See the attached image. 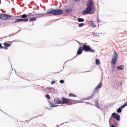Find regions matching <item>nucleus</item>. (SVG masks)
I'll use <instances>...</instances> for the list:
<instances>
[{
  "instance_id": "obj_1",
  "label": "nucleus",
  "mask_w": 127,
  "mask_h": 127,
  "mask_svg": "<svg viewBox=\"0 0 127 127\" xmlns=\"http://www.w3.org/2000/svg\"><path fill=\"white\" fill-rule=\"evenodd\" d=\"M87 8L82 12V14H93L95 13L94 8V2L92 0H89V3L87 4Z\"/></svg>"
},
{
  "instance_id": "obj_2",
  "label": "nucleus",
  "mask_w": 127,
  "mask_h": 127,
  "mask_svg": "<svg viewBox=\"0 0 127 127\" xmlns=\"http://www.w3.org/2000/svg\"><path fill=\"white\" fill-rule=\"evenodd\" d=\"M119 55H118V53L114 51V53L113 54V57L112 58V60L111 61V65H113L111 66V70L112 72H114L115 70V65H116V63L117 61H118V57Z\"/></svg>"
},
{
  "instance_id": "obj_3",
  "label": "nucleus",
  "mask_w": 127,
  "mask_h": 127,
  "mask_svg": "<svg viewBox=\"0 0 127 127\" xmlns=\"http://www.w3.org/2000/svg\"><path fill=\"white\" fill-rule=\"evenodd\" d=\"M100 88H102V82H100L98 85L95 88V90L94 91L92 95L88 96L87 98H83V101H86V100H91V99H93L94 98V96L96 97V94L97 93V92H98L97 90H99Z\"/></svg>"
},
{
  "instance_id": "obj_4",
  "label": "nucleus",
  "mask_w": 127,
  "mask_h": 127,
  "mask_svg": "<svg viewBox=\"0 0 127 127\" xmlns=\"http://www.w3.org/2000/svg\"><path fill=\"white\" fill-rule=\"evenodd\" d=\"M55 12V9H49L47 10V13H40V14H36V15H39V17H42L43 16H47V14H52L54 15Z\"/></svg>"
},
{
  "instance_id": "obj_5",
  "label": "nucleus",
  "mask_w": 127,
  "mask_h": 127,
  "mask_svg": "<svg viewBox=\"0 0 127 127\" xmlns=\"http://www.w3.org/2000/svg\"><path fill=\"white\" fill-rule=\"evenodd\" d=\"M82 49L84 51H86V52H91V53H95V52H96L95 50L92 49L91 46L88 45L84 44L82 46Z\"/></svg>"
},
{
  "instance_id": "obj_6",
  "label": "nucleus",
  "mask_w": 127,
  "mask_h": 127,
  "mask_svg": "<svg viewBox=\"0 0 127 127\" xmlns=\"http://www.w3.org/2000/svg\"><path fill=\"white\" fill-rule=\"evenodd\" d=\"M70 101H72V99H69L66 98L65 97H62L61 98V105H65V104H68L70 102Z\"/></svg>"
},
{
  "instance_id": "obj_7",
  "label": "nucleus",
  "mask_w": 127,
  "mask_h": 127,
  "mask_svg": "<svg viewBox=\"0 0 127 127\" xmlns=\"http://www.w3.org/2000/svg\"><path fill=\"white\" fill-rule=\"evenodd\" d=\"M11 17H12L11 15H7L6 14H1V19L2 20H7V19H9Z\"/></svg>"
},
{
  "instance_id": "obj_8",
  "label": "nucleus",
  "mask_w": 127,
  "mask_h": 127,
  "mask_svg": "<svg viewBox=\"0 0 127 127\" xmlns=\"http://www.w3.org/2000/svg\"><path fill=\"white\" fill-rule=\"evenodd\" d=\"M54 15H60L64 13V11L61 9L56 10L55 9V12H54Z\"/></svg>"
},
{
  "instance_id": "obj_9",
  "label": "nucleus",
  "mask_w": 127,
  "mask_h": 127,
  "mask_svg": "<svg viewBox=\"0 0 127 127\" xmlns=\"http://www.w3.org/2000/svg\"><path fill=\"white\" fill-rule=\"evenodd\" d=\"M112 118H114L115 120H117V121H120L121 120V117H120V115L116 113H113L112 114Z\"/></svg>"
},
{
  "instance_id": "obj_10",
  "label": "nucleus",
  "mask_w": 127,
  "mask_h": 127,
  "mask_svg": "<svg viewBox=\"0 0 127 127\" xmlns=\"http://www.w3.org/2000/svg\"><path fill=\"white\" fill-rule=\"evenodd\" d=\"M29 19L28 18L26 19H17L15 22H28Z\"/></svg>"
},
{
  "instance_id": "obj_11",
  "label": "nucleus",
  "mask_w": 127,
  "mask_h": 127,
  "mask_svg": "<svg viewBox=\"0 0 127 127\" xmlns=\"http://www.w3.org/2000/svg\"><path fill=\"white\" fill-rule=\"evenodd\" d=\"M82 53H83V48L81 46H80L77 51V55H81Z\"/></svg>"
},
{
  "instance_id": "obj_12",
  "label": "nucleus",
  "mask_w": 127,
  "mask_h": 127,
  "mask_svg": "<svg viewBox=\"0 0 127 127\" xmlns=\"http://www.w3.org/2000/svg\"><path fill=\"white\" fill-rule=\"evenodd\" d=\"M117 70H120L121 71H124L125 67L123 65H119L117 67Z\"/></svg>"
},
{
  "instance_id": "obj_13",
  "label": "nucleus",
  "mask_w": 127,
  "mask_h": 127,
  "mask_svg": "<svg viewBox=\"0 0 127 127\" xmlns=\"http://www.w3.org/2000/svg\"><path fill=\"white\" fill-rule=\"evenodd\" d=\"M54 102L55 103H56V104H60L61 105V100H59V98H55L54 99Z\"/></svg>"
},
{
  "instance_id": "obj_14",
  "label": "nucleus",
  "mask_w": 127,
  "mask_h": 127,
  "mask_svg": "<svg viewBox=\"0 0 127 127\" xmlns=\"http://www.w3.org/2000/svg\"><path fill=\"white\" fill-rule=\"evenodd\" d=\"M94 102H95L96 107H97V108H100L99 102H98V98H96L94 100Z\"/></svg>"
},
{
  "instance_id": "obj_15",
  "label": "nucleus",
  "mask_w": 127,
  "mask_h": 127,
  "mask_svg": "<svg viewBox=\"0 0 127 127\" xmlns=\"http://www.w3.org/2000/svg\"><path fill=\"white\" fill-rule=\"evenodd\" d=\"M64 11H66V13H67L68 14L70 13H72V9H68L67 10H65Z\"/></svg>"
},
{
  "instance_id": "obj_16",
  "label": "nucleus",
  "mask_w": 127,
  "mask_h": 127,
  "mask_svg": "<svg viewBox=\"0 0 127 127\" xmlns=\"http://www.w3.org/2000/svg\"><path fill=\"white\" fill-rule=\"evenodd\" d=\"M33 21H36V17H33L29 20V22H33Z\"/></svg>"
},
{
  "instance_id": "obj_17",
  "label": "nucleus",
  "mask_w": 127,
  "mask_h": 127,
  "mask_svg": "<svg viewBox=\"0 0 127 127\" xmlns=\"http://www.w3.org/2000/svg\"><path fill=\"white\" fill-rule=\"evenodd\" d=\"M77 20L78 22H84V21H85V19H84V18H78Z\"/></svg>"
},
{
  "instance_id": "obj_18",
  "label": "nucleus",
  "mask_w": 127,
  "mask_h": 127,
  "mask_svg": "<svg viewBox=\"0 0 127 127\" xmlns=\"http://www.w3.org/2000/svg\"><path fill=\"white\" fill-rule=\"evenodd\" d=\"M28 17V15H26L25 14L22 15V18H23V19H25V18H27Z\"/></svg>"
},
{
  "instance_id": "obj_19",
  "label": "nucleus",
  "mask_w": 127,
  "mask_h": 127,
  "mask_svg": "<svg viewBox=\"0 0 127 127\" xmlns=\"http://www.w3.org/2000/svg\"><path fill=\"white\" fill-rule=\"evenodd\" d=\"M95 63H96V65H98L99 64H100V60L98 59H96V61H95Z\"/></svg>"
},
{
  "instance_id": "obj_20",
  "label": "nucleus",
  "mask_w": 127,
  "mask_h": 127,
  "mask_svg": "<svg viewBox=\"0 0 127 127\" xmlns=\"http://www.w3.org/2000/svg\"><path fill=\"white\" fill-rule=\"evenodd\" d=\"M4 45L5 46H6V47H9V46H10V45H11V44H9V43H7L6 42H5L4 43Z\"/></svg>"
},
{
  "instance_id": "obj_21",
  "label": "nucleus",
  "mask_w": 127,
  "mask_h": 127,
  "mask_svg": "<svg viewBox=\"0 0 127 127\" xmlns=\"http://www.w3.org/2000/svg\"><path fill=\"white\" fill-rule=\"evenodd\" d=\"M69 97H74V98H76V97H77V95H76L73 93H70L69 94Z\"/></svg>"
},
{
  "instance_id": "obj_22",
  "label": "nucleus",
  "mask_w": 127,
  "mask_h": 127,
  "mask_svg": "<svg viewBox=\"0 0 127 127\" xmlns=\"http://www.w3.org/2000/svg\"><path fill=\"white\" fill-rule=\"evenodd\" d=\"M50 107L52 108V107H57V106H55L54 105V104H53V103L50 102Z\"/></svg>"
},
{
  "instance_id": "obj_23",
  "label": "nucleus",
  "mask_w": 127,
  "mask_h": 127,
  "mask_svg": "<svg viewBox=\"0 0 127 127\" xmlns=\"http://www.w3.org/2000/svg\"><path fill=\"white\" fill-rule=\"evenodd\" d=\"M84 25H85V24L84 23H80L79 24L78 27H83V26H84Z\"/></svg>"
},
{
  "instance_id": "obj_24",
  "label": "nucleus",
  "mask_w": 127,
  "mask_h": 127,
  "mask_svg": "<svg viewBox=\"0 0 127 127\" xmlns=\"http://www.w3.org/2000/svg\"><path fill=\"white\" fill-rule=\"evenodd\" d=\"M117 113H121L122 112V108L119 107L118 109H117Z\"/></svg>"
},
{
  "instance_id": "obj_25",
  "label": "nucleus",
  "mask_w": 127,
  "mask_h": 127,
  "mask_svg": "<svg viewBox=\"0 0 127 127\" xmlns=\"http://www.w3.org/2000/svg\"><path fill=\"white\" fill-rule=\"evenodd\" d=\"M60 84H64L65 83V80H60Z\"/></svg>"
},
{
  "instance_id": "obj_26",
  "label": "nucleus",
  "mask_w": 127,
  "mask_h": 127,
  "mask_svg": "<svg viewBox=\"0 0 127 127\" xmlns=\"http://www.w3.org/2000/svg\"><path fill=\"white\" fill-rule=\"evenodd\" d=\"M46 98L48 99V100H50V96L49 94L46 95Z\"/></svg>"
},
{
  "instance_id": "obj_27",
  "label": "nucleus",
  "mask_w": 127,
  "mask_h": 127,
  "mask_svg": "<svg viewBox=\"0 0 127 127\" xmlns=\"http://www.w3.org/2000/svg\"><path fill=\"white\" fill-rule=\"evenodd\" d=\"M35 15V14H32V13H31L28 14V16H34Z\"/></svg>"
},
{
  "instance_id": "obj_28",
  "label": "nucleus",
  "mask_w": 127,
  "mask_h": 127,
  "mask_svg": "<svg viewBox=\"0 0 127 127\" xmlns=\"http://www.w3.org/2000/svg\"><path fill=\"white\" fill-rule=\"evenodd\" d=\"M71 101L74 102L73 104H77V103H78V102H79V101H78V100H71Z\"/></svg>"
},
{
  "instance_id": "obj_29",
  "label": "nucleus",
  "mask_w": 127,
  "mask_h": 127,
  "mask_svg": "<svg viewBox=\"0 0 127 127\" xmlns=\"http://www.w3.org/2000/svg\"><path fill=\"white\" fill-rule=\"evenodd\" d=\"M3 48V46H2V44L0 43V49H2Z\"/></svg>"
},
{
  "instance_id": "obj_30",
  "label": "nucleus",
  "mask_w": 127,
  "mask_h": 127,
  "mask_svg": "<svg viewBox=\"0 0 127 127\" xmlns=\"http://www.w3.org/2000/svg\"><path fill=\"white\" fill-rule=\"evenodd\" d=\"M125 107H126L124 104L123 105H122L121 106H120V107L122 109H124V108H125Z\"/></svg>"
},
{
  "instance_id": "obj_31",
  "label": "nucleus",
  "mask_w": 127,
  "mask_h": 127,
  "mask_svg": "<svg viewBox=\"0 0 127 127\" xmlns=\"http://www.w3.org/2000/svg\"><path fill=\"white\" fill-rule=\"evenodd\" d=\"M17 17H18V18H22V15H19L17 16Z\"/></svg>"
},
{
  "instance_id": "obj_32",
  "label": "nucleus",
  "mask_w": 127,
  "mask_h": 127,
  "mask_svg": "<svg viewBox=\"0 0 127 127\" xmlns=\"http://www.w3.org/2000/svg\"><path fill=\"white\" fill-rule=\"evenodd\" d=\"M54 84H55V81H52L51 82V85H54Z\"/></svg>"
},
{
  "instance_id": "obj_33",
  "label": "nucleus",
  "mask_w": 127,
  "mask_h": 127,
  "mask_svg": "<svg viewBox=\"0 0 127 127\" xmlns=\"http://www.w3.org/2000/svg\"><path fill=\"white\" fill-rule=\"evenodd\" d=\"M35 8H33V11H32V13H34V14H35V12H34V10H35Z\"/></svg>"
},
{
  "instance_id": "obj_34",
  "label": "nucleus",
  "mask_w": 127,
  "mask_h": 127,
  "mask_svg": "<svg viewBox=\"0 0 127 127\" xmlns=\"http://www.w3.org/2000/svg\"><path fill=\"white\" fill-rule=\"evenodd\" d=\"M3 48H4V49H5V50H6V49H7V47H6V46L3 47Z\"/></svg>"
},
{
  "instance_id": "obj_35",
  "label": "nucleus",
  "mask_w": 127,
  "mask_h": 127,
  "mask_svg": "<svg viewBox=\"0 0 127 127\" xmlns=\"http://www.w3.org/2000/svg\"><path fill=\"white\" fill-rule=\"evenodd\" d=\"M111 127H116V126H115V125L112 124L111 125Z\"/></svg>"
},
{
  "instance_id": "obj_36",
  "label": "nucleus",
  "mask_w": 127,
  "mask_h": 127,
  "mask_svg": "<svg viewBox=\"0 0 127 127\" xmlns=\"http://www.w3.org/2000/svg\"><path fill=\"white\" fill-rule=\"evenodd\" d=\"M112 118L113 117H112V115H111V117L109 119V122H111V120H112Z\"/></svg>"
},
{
  "instance_id": "obj_37",
  "label": "nucleus",
  "mask_w": 127,
  "mask_h": 127,
  "mask_svg": "<svg viewBox=\"0 0 127 127\" xmlns=\"http://www.w3.org/2000/svg\"><path fill=\"white\" fill-rule=\"evenodd\" d=\"M76 2H79L81 0H75Z\"/></svg>"
},
{
  "instance_id": "obj_38",
  "label": "nucleus",
  "mask_w": 127,
  "mask_h": 127,
  "mask_svg": "<svg viewBox=\"0 0 127 127\" xmlns=\"http://www.w3.org/2000/svg\"><path fill=\"white\" fill-rule=\"evenodd\" d=\"M124 105L126 107V106H127V101L124 104Z\"/></svg>"
},
{
  "instance_id": "obj_39",
  "label": "nucleus",
  "mask_w": 127,
  "mask_h": 127,
  "mask_svg": "<svg viewBox=\"0 0 127 127\" xmlns=\"http://www.w3.org/2000/svg\"><path fill=\"white\" fill-rule=\"evenodd\" d=\"M97 20L98 21V22H100V19L99 18L97 19Z\"/></svg>"
},
{
  "instance_id": "obj_40",
  "label": "nucleus",
  "mask_w": 127,
  "mask_h": 127,
  "mask_svg": "<svg viewBox=\"0 0 127 127\" xmlns=\"http://www.w3.org/2000/svg\"><path fill=\"white\" fill-rule=\"evenodd\" d=\"M91 26H94V23H92L91 24Z\"/></svg>"
},
{
  "instance_id": "obj_41",
  "label": "nucleus",
  "mask_w": 127,
  "mask_h": 127,
  "mask_svg": "<svg viewBox=\"0 0 127 127\" xmlns=\"http://www.w3.org/2000/svg\"><path fill=\"white\" fill-rule=\"evenodd\" d=\"M64 66L63 68V70H61V72H62V71H63L64 70Z\"/></svg>"
},
{
  "instance_id": "obj_42",
  "label": "nucleus",
  "mask_w": 127,
  "mask_h": 127,
  "mask_svg": "<svg viewBox=\"0 0 127 127\" xmlns=\"http://www.w3.org/2000/svg\"><path fill=\"white\" fill-rule=\"evenodd\" d=\"M46 90H49V88L47 87V88H46Z\"/></svg>"
},
{
  "instance_id": "obj_43",
  "label": "nucleus",
  "mask_w": 127,
  "mask_h": 127,
  "mask_svg": "<svg viewBox=\"0 0 127 127\" xmlns=\"http://www.w3.org/2000/svg\"><path fill=\"white\" fill-rule=\"evenodd\" d=\"M11 23H17V22H12Z\"/></svg>"
},
{
  "instance_id": "obj_44",
  "label": "nucleus",
  "mask_w": 127,
  "mask_h": 127,
  "mask_svg": "<svg viewBox=\"0 0 127 127\" xmlns=\"http://www.w3.org/2000/svg\"><path fill=\"white\" fill-rule=\"evenodd\" d=\"M85 103H86V104H88L89 105L90 104V102H85Z\"/></svg>"
},
{
  "instance_id": "obj_45",
  "label": "nucleus",
  "mask_w": 127,
  "mask_h": 127,
  "mask_svg": "<svg viewBox=\"0 0 127 127\" xmlns=\"http://www.w3.org/2000/svg\"><path fill=\"white\" fill-rule=\"evenodd\" d=\"M1 19V15L0 16V20Z\"/></svg>"
},
{
  "instance_id": "obj_46",
  "label": "nucleus",
  "mask_w": 127,
  "mask_h": 127,
  "mask_svg": "<svg viewBox=\"0 0 127 127\" xmlns=\"http://www.w3.org/2000/svg\"><path fill=\"white\" fill-rule=\"evenodd\" d=\"M1 0H0V4H1Z\"/></svg>"
},
{
  "instance_id": "obj_47",
  "label": "nucleus",
  "mask_w": 127,
  "mask_h": 127,
  "mask_svg": "<svg viewBox=\"0 0 127 127\" xmlns=\"http://www.w3.org/2000/svg\"><path fill=\"white\" fill-rule=\"evenodd\" d=\"M81 103H83V101H81Z\"/></svg>"
},
{
  "instance_id": "obj_48",
  "label": "nucleus",
  "mask_w": 127,
  "mask_h": 127,
  "mask_svg": "<svg viewBox=\"0 0 127 127\" xmlns=\"http://www.w3.org/2000/svg\"><path fill=\"white\" fill-rule=\"evenodd\" d=\"M64 123H62V125H63Z\"/></svg>"
},
{
  "instance_id": "obj_49",
  "label": "nucleus",
  "mask_w": 127,
  "mask_h": 127,
  "mask_svg": "<svg viewBox=\"0 0 127 127\" xmlns=\"http://www.w3.org/2000/svg\"><path fill=\"white\" fill-rule=\"evenodd\" d=\"M74 58H75V57H74V58H73V59H74Z\"/></svg>"
},
{
  "instance_id": "obj_50",
  "label": "nucleus",
  "mask_w": 127,
  "mask_h": 127,
  "mask_svg": "<svg viewBox=\"0 0 127 127\" xmlns=\"http://www.w3.org/2000/svg\"><path fill=\"white\" fill-rule=\"evenodd\" d=\"M87 72H90V71H87Z\"/></svg>"
},
{
  "instance_id": "obj_51",
  "label": "nucleus",
  "mask_w": 127,
  "mask_h": 127,
  "mask_svg": "<svg viewBox=\"0 0 127 127\" xmlns=\"http://www.w3.org/2000/svg\"><path fill=\"white\" fill-rule=\"evenodd\" d=\"M1 25V24H0V26Z\"/></svg>"
}]
</instances>
